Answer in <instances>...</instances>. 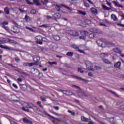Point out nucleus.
Instances as JSON below:
<instances>
[{"label":"nucleus","mask_w":124,"mask_h":124,"mask_svg":"<svg viewBox=\"0 0 124 124\" xmlns=\"http://www.w3.org/2000/svg\"><path fill=\"white\" fill-rule=\"evenodd\" d=\"M17 81H18V82L21 83V82H22L23 79L21 78H18L17 79Z\"/></svg>","instance_id":"obj_54"},{"label":"nucleus","mask_w":124,"mask_h":124,"mask_svg":"<svg viewBox=\"0 0 124 124\" xmlns=\"http://www.w3.org/2000/svg\"><path fill=\"white\" fill-rule=\"evenodd\" d=\"M48 63H49V64H50V65H52V64H56V65L57 64V62H48Z\"/></svg>","instance_id":"obj_38"},{"label":"nucleus","mask_w":124,"mask_h":124,"mask_svg":"<svg viewBox=\"0 0 124 124\" xmlns=\"http://www.w3.org/2000/svg\"><path fill=\"white\" fill-rule=\"evenodd\" d=\"M40 60V58L39 57V56H35L33 58V61L35 62H38Z\"/></svg>","instance_id":"obj_19"},{"label":"nucleus","mask_w":124,"mask_h":124,"mask_svg":"<svg viewBox=\"0 0 124 124\" xmlns=\"http://www.w3.org/2000/svg\"><path fill=\"white\" fill-rule=\"evenodd\" d=\"M109 123H110V124H114V118H110L109 120Z\"/></svg>","instance_id":"obj_40"},{"label":"nucleus","mask_w":124,"mask_h":124,"mask_svg":"<svg viewBox=\"0 0 124 124\" xmlns=\"http://www.w3.org/2000/svg\"><path fill=\"white\" fill-rule=\"evenodd\" d=\"M72 77L76 79H78V80H79V81H83V82H84V83H87L88 82V80H86L85 79L82 78L75 76H72Z\"/></svg>","instance_id":"obj_10"},{"label":"nucleus","mask_w":124,"mask_h":124,"mask_svg":"<svg viewBox=\"0 0 124 124\" xmlns=\"http://www.w3.org/2000/svg\"><path fill=\"white\" fill-rule=\"evenodd\" d=\"M53 38L55 40H56L57 41H59L61 39V37L60 36H54Z\"/></svg>","instance_id":"obj_26"},{"label":"nucleus","mask_w":124,"mask_h":124,"mask_svg":"<svg viewBox=\"0 0 124 124\" xmlns=\"http://www.w3.org/2000/svg\"><path fill=\"white\" fill-rule=\"evenodd\" d=\"M84 6H85V7H90V4H89V3H85Z\"/></svg>","instance_id":"obj_51"},{"label":"nucleus","mask_w":124,"mask_h":124,"mask_svg":"<svg viewBox=\"0 0 124 124\" xmlns=\"http://www.w3.org/2000/svg\"><path fill=\"white\" fill-rule=\"evenodd\" d=\"M41 115H45V116L47 115V116H48V117H50V118H52V119H54V120H56V118L55 117L50 115V114H47V112H46V111H42V114Z\"/></svg>","instance_id":"obj_17"},{"label":"nucleus","mask_w":124,"mask_h":124,"mask_svg":"<svg viewBox=\"0 0 124 124\" xmlns=\"http://www.w3.org/2000/svg\"><path fill=\"white\" fill-rule=\"evenodd\" d=\"M68 113H70L72 115V116H74L75 115V113L73 111H71L70 110H68Z\"/></svg>","instance_id":"obj_43"},{"label":"nucleus","mask_w":124,"mask_h":124,"mask_svg":"<svg viewBox=\"0 0 124 124\" xmlns=\"http://www.w3.org/2000/svg\"><path fill=\"white\" fill-rule=\"evenodd\" d=\"M78 72H80V73H84V71L82 70L81 68H79L78 70Z\"/></svg>","instance_id":"obj_45"},{"label":"nucleus","mask_w":124,"mask_h":124,"mask_svg":"<svg viewBox=\"0 0 124 124\" xmlns=\"http://www.w3.org/2000/svg\"><path fill=\"white\" fill-rule=\"evenodd\" d=\"M33 1L37 5H40V4H39V2H38V0H33Z\"/></svg>","instance_id":"obj_39"},{"label":"nucleus","mask_w":124,"mask_h":124,"mask_svg":"<svg viewBox=\"0 0 124 124\" xmlns=\"http://www.w3.org/2000/svg\"><path fill=\"white\" fill-rule=\"evenodd\" d=\"M40 98L43 101H46V98L45 97L41 96Z\"/></svg>","instance_id":"obj_48"},{"label":"nucleus","mask_w":124,"mask_h":124,"mask_svg":"<svg viewBox=\"0 0 124 124\" xmlns=\"http://www.w3.org/2000/svg\"><path fill=\"white\" fill-rule=\"evenodd\" d=\"M0 24L2 26V28L4 29L6 31H8L9 30V28H7V27L5 26L7 25H8V21H4L0 23Z\"/></svg>","instance_id":"obj_7"},{"label":"nucleus","mask_w":124,"mask_h":124,"mask_svg":"<svg viewBox=\"0 0 124 124\" xmlns=\"http://www.w3.org/2000/svg\"><path fill=\"white\" fill-rule=\"evenodd\" d=\"M55 8L57 11H60V10H61V7L59 5H56Z\"/></svg>","instance_id":"obj_42"},{"label":"nucleus","mask_w":124,"mask_h":124,"mask_svg":"<svg viewBox=\"0 0 124 124\" xmlns=\"http://www.w3.org/2000/svg\"><path fill=\"white\" fill-rule=\"evenodd\" d=\"M71 31V30H66V32L67 33H68L69 34H70Z\"/></svg>","instance_id":"obj_62"},{"label":"nucleus","mask_w":124,"mask_h":124,"mask_svg":"<svg viewBox=\"0 0 124 124\" xmlns=\"http://www.w3.org/2000/svg\"><path fill=\"white\" fill-rule=\"evenodd\" d=\"M35 40L38 44L42 45V40L45 41L46 40V38H42L41 36H37L35 37Z\"/></svg>","instance_id":"obj_1"},{"label":"nucleus","mask_w":124,"mask_h":124,"mask_svg":"<svg viewBox=\"0 0 124 124\" xmlns=\"http://www.w3.org/2000/svg\"><path fill=\"white\" fill-rule=\"evenodd\" d=\"M109 92H110V93H112V94H113L115 96L117 95V94L116 93L112 92L111 91H109Z\"/></svg>","instance_id":"obj_58"},{"label":"nucleus","mask_w":124,"mask_h":124,"mask_svg":"<svg viewBox=\"0 0 124 124\" xmlns=\"http://www.w3.org/2000/svg\"><path fill=\"white\" fill-rule=\"evenodd\" d=\"M72 48H73V49H77L78 50V51L79 52V53H81L82 54H85V52L82 50H81L80 48H79V46L76 45H71Z\"/></svg>","instance_id":"obj_6"},{"label":"nucleus","mask_w":124,"mask_h":124,"mask_svg":"<svg viewBox=\"0 0 124 124\" xmlns=\"http://www.w3.org/2000/svg\"><path fill=\"white\" fill-rule=\"evenodd\" d=\"M20 88L23 91H26V90H27V85L25 84L21 85H20Z\"/></svg>","instance_id":"obj_25"},{"label":"nucleus","mask_w":124,"mask_h":124,"mask_svg":"<svg viewBox=\"0 0 124 124\" xmlns=\"http://www.w3.org/2000/svg\"><path fill=\"white\" fill-rule=\"evenodd\" d=\"M81 120L82 121V122H90V119L81 116Z\"/></svg>","instance_id":"obj_21"},{"label":"nucleus","mask_w":124,"mask_h":124,"mask_svg":"<svg viewBox=\"0 0 124 124\" xmlns=\"http://www.w3.org/2000/svg\"><path fill=\"white\" fill-rule=\"evenodd\" d=\"M22 103L23 106H25L27 108H29V109H31L34 105L31 103H26V102H22Z\"/></svg>","instance_id":"obj_5"},{"label":"nucleus","mask_w":124,"mask_h":124,"mask_svg":"<svg viewBox=\"0 0 124 124\" xmlns=\"http://www.w3.org/2000/svg\"><path fill=\"white\" fill-rule=\"evenodd\" d=\"M13 86L15 89H18V86H17V85L16 84L13 83Z\"/></svg>","instance_id":"obj_56"},{"label":"nucleus","mask_w":124,"mask_h":124,"mask_svg":"<svg viewBox=\"0 0 124 124\" xmlns=\"http://www.w3.org/2000/svg\"><path fill=\"white\" fill-rule=\"evenodd\" d=\"M4 42L3 41H0V48H2V49H5V50H12V47L8 46H3L0 44H3Z\"/></svg>","instance_id":"obj_4"},{"label":"nucleus","mask_w":124,"mask_h":124,"mask_svg":"<svg viewBox=\"0 0 124 124\" xmlns=\"http://www.w3.org/2000/svg\"><path fill=\"white\" fill-rule=\"evenodd\" d=\"M28 121H29V120H28L27 118H25L23 119V122H24V123H26V124H28Z\"/></svg>","instance_id":"obj_50"},{"label":"nucleus","mask_w":124,"mask_h":124,"mask_svg":"<svg viewBox=\"0 0 124 124\" xmlns=\"http://www.w3.org/2000/svg\"><path fill=\"white\" fill-rule=\"evenodd\" d=\"M61 17V15L60 14H55L53 16V18L55 19H59Z\"/></svg>","instance_id":"obj_22"},{"label":"nucleus","mask_w":124,"mask_h":124,"mask_svg":"<svg viewBox=\"0 0 124 124\" xmlns=\"http://www.w3.org/2000/svg\"><path fill=\"white\" fill-rule=\"evenodd\" d=\"M121 62H116L114 66V67H115L116 68H119V69H120V67H121Z\"/></svg>","instance_id":"obj_16"},{"label":"nucleus","mask_w":124,"mask_h":124,"mask_svg":"<svg viewBox=\"0 0 124 124\" xmlns=\"http://www.w3.org/2000/svg\"><path fill=\"white\" fill-rule=\"evenodd\" d=\"M26 2L28 4H33V3L32 2H31V1H30V0H25Z\"/></svg>","instance_id":"obj_49"},{"label":"nucleus","mask_w":124,"mask_h":124,"mask_svg":"<svg viewBox=\"0 0 124 124\" xmlns=\"http://www.w3.org/2000/svg\"><path fill=\"white\" fill-rule=\"evenodd\" d=\"M86 68L88 69V70H91V71H93V63L90 62H86Z\"/></svg>","instance_id":"obj_3"},{"label":"nucleus","mask_w":124,"mask_h":124,"mask_svg":"<svg viewBox=\"0 0 124 124\" xmlns=\"http://www.w3.org/2000/svg\"><path fill=\"white\" fill-rule=\"evenodd\" d=\"M66 56H68V57H72L73 56V52H68L66 53Z\"/></svg>","instance_id":"obj_32"},{"label":"nucleus","mask_w":124,"mask_h":124,"mask_svg":"<svg viewBox=\"0 0 124 124\" xmlns=\"http://www.w3.org/2000/svg\"><path fill=\"white\" fill-rule=\"evenodd\" d=\"M78 14H80V15H83V16H85L86 15H87V13H86V12L78 10Z\"/></svg>","instance_id":"obj_20"},{"label":"nucleus","mask_w":124,"mask_h":124,"mask_svg":"<svg viewBox=\"0 0 124 124\" xmlns=\"http://www.w3.org/2000/svg\"><path fill=\"white\" fill-rule=\"evenodd\" d=\"M15 60L16 62H20V59H19V58H18V57H16L15 58Z\"/></svg>","instance_id":"obj_59"},{"label":"nucleus","mask_w":124,"mask_h":124,"mask_svg":"<svg viewBox=\"0 0 124 124\" xmlns=\"http://www.w3.org/2000/svg\"><path fill=\"white\" fill-rule=\"evenodd\" d=\"M91 12L93 14H94V15H96L97 14V10L93 7L91 9Z\"/></svg>","instance_id":"obj_14"},{"label":"nucleus","mask_w":124,"mask_h":124,"mask_svg":"<svg viewBox=\"0 0 124 124\" xmlns=\"http://www.w3.org/2000/svg\"><path fill=\"white\" fill-rule=\"evenodd\" d=\"M103 42L100 40H98L97 41V44H98V46H102V44Z\"/></svg>","instance_id":"obj_35"},{"label":"nucleus","mask_w":124,"mask_h":124,"mask_svg":"<svg viewBox=\"0 0 124 124\" xmlns=\"http://www.w3.org/2000/svg\"><path fill=\"white\" fill-rule=\"evenodd\" d=\"M70 34L72 35V36H77V35H78V33L76 31L71 30Z\"/></svg>","instance_id":"obj_12"},{"label":"nucleus","mask_w":124,"mask_h":124,"mask_svg":"<svg viewBox=\"0 0 124 124\" xmlns=\"http://www.w3.org/2000/svg\"><path fill=\"white\" fill-rule=\"evenodd\" d=\"M12 31L15 33H19V32H20V30L17 26H15L12 28Z\"/></svg>","instance_id":"obj_9"},{"label":"nucleus","mask_w":124,"mask_h":124,"mask_svg":"<svg viewBox=\"0 0 124 124\" xmlns=\"http://www.w3.org/2000/svg\"><path fill=\"white\" fill-rule=\"evenodd\" d=\"M30 13L31 14H35V13H36V11H35V10H32L31 11Z\"/></svg>","instance_id":"obj_44"},{"label":"nucleus","mask_w":124,"mask_h":124,"mask_svg":"<svg viewBox=\"0 0 124 124\" xmlns=\"http://www.w3.org/2000/svg\"><path fill=\"white\" fill-rule=\"evenodd\" d=\"M99 68H100V67H98L96 65L94 66V69H95V70H96L97 69H99Z\"/></svg>","instance_id":"obj_52"},{"label":"nucleus","mask_w":124,"mask_h":124,"mask_svg":"<svg viewBox=\"0 0 124 124\" xmlns=\"http://www.w3.org/2000/svg\"><path fill=\"white\" fill-rule=\"evenodd\" d=\"M119 54H120V56L121 57H123V58H124V53H122V52H120V53H119Z\"/></svg>","instance_id":"obj_63"},{"label":"nucleus","mask_w":124,"mask_h":124,"mask_svg":"<svg viewBox=\"0 0 124 124\" xmlns=\"http://www.w3.org/2000/svg\"><path fill=\"white\" fill-rule=\"evenodd\" d=\"M33 111L34 112H35V113H37L39 114V115H41L42 114V111L39 109L36 106L33 105V107H32V108Z\"/></svg>","instance_id":"obj_2"},{"label":"nucleus","mask_w":124,"mask_h":124,"mask_svg":"<svg viewBox=\"0 0 124 124\" xmlns=\"http://www.w3.org/2000/svg\"><path fill=\"white\" fill-rule=\"evenodd\" d=\"M25 65H27V66H32V65H34V63H32V62H27L25 63Z\"/></svg>","instance_id":"obj_30"},{"label":"nucleus","mask_w":124,"mask_h":124,"mask_svg":"<svg viewBox=\"0 0 124 124\" xmlns=\"http://www.w3.org/2000/svg\"><path fill=\"white\" fill-rule=\"evenodd\" d=\"M26 29H27V30H29V31H32V32L34 31V30H33V29H32L28 26H27L26 27Z\"/></svg>","instance_id":"obj_41"},{"label":"nucleus","mask_w":124,"mask_h":124,"mask_svg":"<svg viewBox=\"0 0 124 124\" xmlns=\"http://www.w3.org/2000/svg\"><path fill=\"white\" fill-rule=\"evenodd\" d=\"M112 3H114L115 6H118V7H122V5L119 4L118 2H116V1H112Z\"/></svg>","instance_id":"obj_24"},{"label":"nucleus","mask_w":124,"mask_h":124,"mask_svg":"<svg viewBox=\"0 0 124 124\" xmlns=\"http://www.w3.org/2000/svg\"><path fill=\"white\" fill-rule=\"evenodd\" d=\"M103 62L105 63H108V64L111 63V62H110V61H109V60H108V59H103Z\"/></svg>","instance_id":"obj_29"},{"label":"nucleus","mask_w":124,"mask_h":124,"mask_svg":"<svg viewBox=\"0 0 124 124\" xmlns=\"http://www.w3.org/2000/svg\"><path fill=\"white\" fill-rule=\"evenodd\" d=\"M27 124H32V122L31 120H28V122H27Z\"/></svg>","instance_id":"obj_61"},{"label":"nucleus","mask_w":124,"mask_h":124,"mask_svg":"<svg viewBox=\"0 0 124 124\" xmlns=\"http://www.w3.org/2000/svg\"><path fill=\"white\" fill-rule=\"evenodd\" d=\"M7 42H9L10 44L13 43L14 44H16V45H18V42L13 40H11L10 39H8L6 40Z\"/></svg>","instance_id":"obj_13"},{"label":"nucleus","mask_w":124,"mask_h":124,"mask_svg":"<svg viewBox=\"0 0 124 124\" xmlns=\"http://www.w3.org/2000/svg\"><path fill=\"white\" fill-rule=\"evenodd\" d=\"M4 12H5L6 14H9V10L8 8L6 7L4 9Z\"/></svg>","instance_id":"obj_36"},{"label":"nucleus","mask_w":124,"mask_h":124,"mask_svg":"<svg viewBox=\"0 0 124 124\" xmlns=\"http://www.w3.org/2000/svg\"><path fill=\"white\" fill-rule=\"evenodd\" d=\"M89 37L90 38H93V37H94V34L93 33H92L89 35Z\"/></svg>","instance_id":"obj_46"},{"label":"nucleus","mask_w":124,"mask_h":124,"mask_svg":"<svg viewBox=\"0 0 124 124\" xmlns=\"http://www.w3.org/2000/svg\"><path fill=\"white\" fill-rule=\"evenodd\" d=\"M79 49L81 50V51H85L87 50V46L85 45H80L78 46Z\"/></svg>","instance_id":"obj_11"},{"label":"nucleus","mask_w":124,"mask_h":124,"mask_svg":"<svg viewBox=\"0 0 124 124\" xmlns=\"http://www.w3.org/2000/svg\"><path fill=\"white\" fill-rule=\"evenodd\" d=\"M25 20L27 21V22H29L30 19V16H25Z\"/></svg>","instance_id":"obj_37"},{"label":"nucleus","mask_w":124,"mask_h":124,"mask_svg":"<svg viewBox=\"0 0 124 124\" xmlns=\"http://www.w3.org/2000/svg\"><path fill=\"white\" fill-rule=\"evenodd\" d=\"M38 76L39 78H41V77H42V73L39 72Z\"/></svg>","instance_id":"obj_57"},{"label":"nucleus","mask_w":124,"mask_h":124,"mask_svg":"<svg viewBox=\"0 0 124 124\" xmlns=\"http://www.w3.org/2000/svg\"><path fill=\"white\" fill-rule=\"evenodd\" d=\"M111 18L114 20V21H118V18H117V16L115 15H111Z\"/></svg>","instance_id":"obj_27"},{"label":"nucleus","mask_w":124,"mask_h":124,"mask_svg":"<svg viewBox=\"0 0 124 124\" xmlns=\"http://www.w3.org/2000/svg\"><path fill=\"white\" fill-rule=\"evenodd\" d=\"M22 110L23 111H25V112H30V110L29 109H28V108L27 107L24 106L23 108H22Z\"/></svg>","instance_id":"obj_33"},{"label":"nucleus","mask_w":124,"mask_h":124,"mask_svg":"<svg viewBox=\"0 0 124 124\" xmlns=\"http://www.w3.org/2000/svg\"><path fill=\"white\" fill-rule=\"evenodd\" d=\"M11 124H17V123L14 122V121H11Z\"/></svg>","instance_id":"obj_64"},{"label":"nucleus","mask_w":124,"mask_h":124,"mask_svg":"<svg viewBox=\"0 0 124 124\" xmlns=\"http://www.w3.org/2000/svg\"><path fill=\"white\" fill-rule=\"evenodd\" d=\"M113 51L115 53H121V50L118 48H114L113 49Z\"/></svg>","instance_id":"obj_31"},{"label":"nucleus","mask_w":124,"mask_h":124,"mask_svg":"<svg viewBox=\"0 0 124 124\" xmlns=\"http://www.w3.org/2000/svg\"><path fill=\"white\" fill-rule=\"evenodd\" d=\"M85 24H87V25H91V24H92V21H91L89 19H86L84 21Z\"/></svg>","instance_id":"obj_28"},{"label":"nucleus","mask_w":124,"mask_h":124,"mask_svg":"<svg viewBox=\"0 0 124 124\" xmlns=\"http://www.w3.org/2000/svg\"><path fill=\"white\" fill-rule=\"evenodd\" d=\"M102 8L104 9V10H108L109 11L111 9V8L107 7L106 5H102Z\"/></svg>","instance_id":"obj_23"},{"label":"nucleus","mask_w":124,"mask_h":124,"mask_svg":"<svg viewBox=\"0 0 124 124\" xmlns=\"http://www.w3.org/2000/svg\"><path fill=\"white\" fill-rule=\"evenodd\" d=\"M37 104L41 108H43V106H42V104H41V101H39L37 102Z\"/></svg>","instance_id":"obj_34"},{"label":"nucleus","mask_w":124,"mask_h":124,"mask_svg":"<svg viewBox=\"0 0 124 124\" xmlns=\"http://www.w3.org/2000/svg\"><path fill=\"white\" fill-rule=\"evenodd\" d=\"M73 87L74 88H75L76 89H77V90H78L77 91H76V93H81V88H80V87H79V86H77L76 85H73Z\"/></svg>","instance_id":"obj_15"},{"label":"nucleus","mask_w":124,"mask_h":124,"mask_svg":"<svg viewBox=\"0 0 124 124\" xmlns=\"http://www.w3.org/2000/svg\"><path fill=\"white\" fill-rule=\"evenodd\" d=\"M109 56V53H102L100 55V58L104 59V58H107Z\"/></svg>","instance_id":"obj_18"},{"label":"nucleus","mask_w":124,"mask_h":124,"mask_svg":"<svg viewBox=\"0 0 124 124\" xmlns=\"http://www.w3.org/2000/svg\"><path fill=\"white\" fill-rule=\"evenodd\" d=\"M46 18L47 20H50V19H52V17L50 16H46Z\"/></svg>","instance_id":"obj_53"},{"label":"nucleus","mask_w":124,"mask_h":124,"mask_svg":"<svg viewBox=\"0 0 124 124\" xmlns=\"http://www.w3.org/2000/svg\"><path fill=\"white\" fill-rule=\"evenodd\" d=\"M40 27H43L44 28H48V27H49V25L48 24H44L40 26Z\"/></svg>","instance_id":"obj_47"},{"label":"nucleus","mask_w":124,"mask_h":124,"mask_svg":"<svg viewBox=\"0 0 124 124\" xmlns=\"http://www.w3.org/2000/svg\"><path fill=\"white\" fill-rule=\"evenodd\" d=\"M103 23H106V24H108L109 23V21L107 20V19H105L103 20Z\"/></svg>","instance_id":"obj_55"},{"label":"nucleus","mask_w":124,"mask_h":124,"mask_svg":"<svg viewBox=\"0 0 124 124\" xmlns=\"http://www.w3.org/2000/svg\"><path fill=\"white\" fill-rule=\"evenodd\" d=\"M106 2H107V4L109 6H111V3L108 2V1H107V0H106Z\"/></svg>","instance_id":"obj_60"},{"label":"nucleus","mask_w":124,"mask_h":124,"mask_svg":"<svg viewBox=\"0 0 124 124\" xmlns=\"http://www.w3.org/2000/svg\"><path fill=\"white\" fill-rule=\"evenodd\" d=\"M89 34V33L87 31H85L82 33V35L79 37L80 39L85 40L86 39V36Z\"/></svg>","instance_id":"obj_8"}]
</instances>
